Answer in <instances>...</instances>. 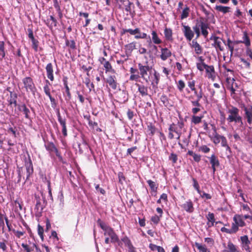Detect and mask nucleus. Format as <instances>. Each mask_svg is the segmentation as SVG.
Wrapping results in <instances>:
<instances>
[{
	"label": "nucleus",
	"instance_id": "f257e3e1",
	"mask_svg": "<svg viewBox=\"0 0 252 252\" xmlns=\"http://www.w3.org/2000/svg\"><path fill=\"white\" fill-rule=\"evenodd\" d=\"M101 228L104 231V235L105 237V243L107 244L110 243H115L118 241L119 238L113 229L106 224L100 220L97 221Z\"/></svg>",
	"mask_w": 252,
	"mask_h": 252
},
{
	"label": "nucleus",
	"instance_id": "f03ea898",
	"mask_svg": "<svg viewBox=\"0 0 252 252\" xmlns=\"http://www.w3.org/2000/svg\"><path fill=\"white\" fill-rule=\"evenodd\" d=\"M239 110L237 107L230 106L227 109L226 112L228 115L227 120L229 123L234 122L235 124L243 125L242 118L239 114Z\"/></svg>",
	"mask_w": 252,
	"mask_h": 252
},
{
	"label": "nucleus",
	"instance_id": "7ed1b4c3",
	"mask_svg": "<svg viewBox=\"0 0 252 252\" xmlns=\"http://www.w3.org/2000/svg\"><path fill=\"white\" fill-rule=\"evenodd\" d=\"M129 33L131 35H134L135 39H146L147 37L150 38V36L148 35L146 33L142 32L139 28H136L134 30L131 29L123 30V33Z\"/></svg>",
	"mask_w": 252,
	"mask_h": 252
},
{
	"label": "nucleus",
	"instance_id": "20e7f679",
	"mask_svg": "<svg viewBox=\"0 0 252 252\" xmlns=\"http://www.w3.org/2000/svg\"><path fill=\"white\" fill-rule=\"evenodd\" d=\"M22 82L24 84V88L27 92H31L32 94L34 93L35 87L32 79L31 77H27L24 78L22 80Z\"/></svg>",
	"mask_w": 252,
	"mask_h": 252
},
{
	"label": "nucleus",
	"instance_id": "39448f33",
	"mask_svg": "<svg viewBox=\"0 0 252 252\" xmlns=\"http://www.w3.org/2000/svg\"><path fill=\"white\" fill-rule=\"evenodd\" d=\"M148 82H151V85L153 88H157L158 84L159 75L156 71L154 70V72L152 73L151 71L150 72V76H148Z\"/></svg>",
	"mask_w": 252,
	"mask_h": 252
},
{
	"label": "nucleus",
	"instance_id": "423d86ee",
	"mask_svg": "<svg viewBox=\"0 0 252 252\" xmlns=\"http://www.w3.org/2000/svg\"><path fill=\"white\" fill-rule=\"evenodd\" d=\"M182 31L187 40L190 41L194 37V32L189 26L183 25Z\"/></svg>",
	"mask_w": 252,
	"mask_h": 252
},
{
	"label": "nucleus",
	"instance_id": "0eeeda50",
	"mask_svg": "<svg viewBox=\"0 0 252 252\" xmlns=\"http://www.w3.org/2000/svg\"><path fill=\"white\" fill-rule=\"evenodd\" d=\"M138 67L141 77L145 80L146 82H148V72L150 71L151 69L150 67L149 66L143 65L139 63L138 64Z\"/></svg>",
	"mask_w": 252,
	"mask_h": 252
},
{
	"label": "nucleus",
	"instance_id": "6e6552de",
	"mask_svg": "<svg viewBox=\"0 0 252 252\" xmlns=\"http://www.w3.org/2000/svg\"><path fill=\"white\" fill-rule=\"evenodd\" d=\"M152 39H150L148 41L149 46H151L153 42L155 44H159L162 43V40L160 39L158 33L155 31H152L151 32Z\"/></svg>",
	"mask_w": 252,
	"mask_h": 252
},
{
	"label": "nucleus",
	"instance_id": "1a4fd4ad",
	"mask_svg": "<svg viewBox=\"0 0 252 252\" xmlns=\"http://www.w3.org/2000/svg\"><path fill=\"white\" fill-rule=\"evenodd\" d=\"M244 110L248 123L252 124V105L245 107Z\"/></svg>",
	"mask_w": 252,
	"mask_h": 252
},
{
	"label": "nucleus",
	"instance_id": "9d476101",
	"mask_svg": "<svg viewBox=\"0 0 252 252\" xmlns=\"http://www.w3.org/2000/svg\"><path fill=\"white\" fill-rule=\"evenodd\" d=\"M206 67L205 71L207 77L214 80L216 77L214 66L213 65H208Z\"/></svg>",
	"mask_w": 252,
	"mask_h": 252
},
{
	"label": "nucleus",
	"instance_id": "9b49d317",
	"mask_svg": "<svg viewBox=\"0 0 252 252\" xmlns=\"http://www.w3.org/2000/svg\"><path fill=\"white\" fill-rule=\"evenodd\" d=\"M234 222H235L239 227H243L246 225V223L244 221L242 215H236L233 218Z\"/></svg>",
	"mask_w": 252,
	"mask_h": 252
},
{
	"label": "nucleus",
	"instance_id": "f8f14e48",
	"mask_svg": "<svg viewBox=\"0 0 252 252\" xmlns=\"http://www.w3.org/2000/svg\"><path fill=\"white\" fill-rule=\"evenodd\" d=\"M190 46L192 48L194 49L195 53L197 55H200L202 53L203 50L201 46L195 40L192 41L190 43Z\"/></svg>",
	"mask_w": 252,
	"mask_h": 252
},
{
	"label": "nucleus",
	"instance_id": "ddd939ff",
	"mask_svg": "<svg viewBox=\"0 0 252 252\" xmlns=\"http://www.w3.org/2000/svg\"><path fill=\"white\" fill-rule=\"evenodd\" d=\"M171 56V52L167 48L161 49L160 58L162 60L165 61Z\"/></svg>",
	"mask_w": 252,
	"mask_h": 252
},
{
	"label": "nucleus",
	"instance_id": "4468645a",
	"mask_svg": "<svg viewBox=\"0 0 252 252\" xmlns=\"http://www.w3.org/2000/svg\"><path fill=\"white\" fill-rule=\"evenodd\" d=\"M46 70L47 72V77L51 80H54V75H53V66L51 63H49L47 64L46 67Z\"/></svg>",
	"mask_w": 252,
	"mask_h": 252
},
{
	"label": "nucleus",
	"instance_id": "2eb2a0df",
	"mask_svg": "<svg viewBox=\"0 0 252 252\" xmlns=\"http://www.w3.org/2000/svg\"><path fill=\"white\" fill-rule=\"evenodd\" d=\"M182 207L188 212H192L194 208L193 207V204L191 200H188L186 201L184 204L182 205Z\"/></svg>",
	"mask_w": 252,
	"mask_h": 252
},
{
	"label": "nucleus",
	"instance_id": "dca6fc26",
	"mask_svg": "<svg viewBox=\"0 0 252 252\" xmlns=\"http://www.w3.org/2000/svg\"><path fill=\"white\" fill-rule=\"evenodd\" d=\"M210 163L212 165V168L214 172L216 170V167L219 166V161L215 155H212L210 157Z\"/></svg>",
	"mask_w": 252,
	"mask_h": 252
},
{
	"label": "nucleus",
	"instance_id": "f3484780",
	"mask_svg": "<svg viewBox=\"0 0 252 252\" xmlns=\"http://www.w3.org/2000/svg\"><path fill=\"white\" fill-rule=\"evenodd\" d=\"M199 62L196 63L197 68L200 71H202L205 69L208 65L206 64L204 62V60L202 57H199L198 58Z\"/></svg>",
	"mask_w": 252,
	"mask_h": 252
},
{
	"label": "nucleus",
	"instance_id": "a211bd4d",
	"mask_svg": "<svg viewBox=\"0 0 252 252\" xmlns=\"http://www.w3.org/2000/svg\"><path fill=\"white\" fill-rule=\"evenodd\" d=\"M206 218L208 220L207 224L208 227H210L213 226L215 222L214 214L209 212L206 216Z\"/></svg>",
	"mask_w": 252,
	"mask_h": 252
},
{
	"label": "nucleus",
	"instance_id": "6ab92c4d",
	"mask_svg": "<svg viewBox=\"0 0 252 252\" xmlns=\"http://www.w3.org/2000/svg\"><path fill=\"white\" fill-rule=\"evenodd\" d=\"M214 41V46L217 49H219L220 51L223 50V47L221 46L222 40L220 38L215 36L213 38Z\"/></svg>",
	"mask_w": 252,
	"mask_h": 252
},
{
	"label": "nucleus",
	"instance_id": "aec40b11",
	"mask_svg": "<svg viewBox=\"0 0 252 252\" xmlns=\"http://www.w3.org/2000/svg\"><path fill=\"white\" fill-rule=\"evenodd\" d=\"M107 82L109 84V86L113 89H116L117 88V83L115 81V77L110 76L107 80Z\"/></svg>",
	"mask_w": 252,
	"mask_h": 252
},
{
	"label": "nucleus",
	"instance_id": "412c9836",
	"mask_svg": "<svg viewBox=\"0 0 252 252\" xmlns=\"http://www.w3.org/2000/svg\"><path fill=\"white\" fill-rule=\"evenodd\" d=\"M131 4L128 0H127V1H125V4H119V7L122 9L124 8L127 12H130L131 11L130 6Z\"/></svg>",
	"mask_w": 252,
	"mask_h": 252
},
{
	"label": "nucleus",
	"instance_id": "4be33fe9",
	"mask_svg": "<svg viewBox=\"0 0 252 252\" xmlns=\"http://www.w3.org/2000/svg\"><path fill=\"white\" fill-rule=\"evenodd\" d=\"M189 8L188 6H186V7L183 9L182 11L180 16L181 19L183 20L187 18L189 16Z\"/></svg>",
	"mask_w": 252,
	"mask_h": 252
},
{
	"label": "nucleus",
	"instance_id": "5701e85b",
	"mask_svg": "<svg viewBox=\"0 0 252 252\" xmlns=\"http://www.w3.org/2000/svg\"><path fill=\"white\" fill-rule=\"evenodd\" d=\"M138 88V91L142 96H145L148 94V90L147 87L143 85H140L139 84H136Z\"/></svg>",
	"mask_w": 252,
	"mask_h": 252
},
{
	"label": "nucleus",
	"instance_id": "b1692460",
	"mask_svg": "<svg viewBox=\"0 0 252 252\" xmlns=\"http://www.w3.org/2000/svg\"><path fill=\"white\" fill-rule=\"evenodd\" d=\"M165 37L168 40H172V31L170 29L165 28L164 31Z\"/></svg>",
	"mask_w": 252,
	"mask_h": 252
},
{
	"label": "nucleus",
	"instance_id": "393cba45",
	"mask_svg": "<svg viewBox=\"0 0 252 252\" xmlns=\"http://www.w3.org/2000/svg\"><path fill=\"white\" fill-rule=\"evenodd\" d=\"M200 28L201 29L202 34L205 36L206 37L208 34V32L207 31L208 26L207 24H205L203 22H201L200 24Z\"/></svg>",
	"mask_w": 252,
	"mask_h": 252
},
{
	"label": "nucleus",
	"instance_id": "a878e982",
	"mask_svg": "<svg viewBox=\"0 0 252 252\" xmlns=\"http://www.w3.org/2000/svg\"><path fill=\"white\" fill-rule=\"evenodd\" d=\"M195 246L197 248V249L199 251V252H210L209 250H208L206 247L204 245H202L200 243L197 242L195 243Z\"/></svg>",
	"mask_w": 252,
	"mask_h": 252
},
{
	"label": "nucleus",
	"instance_id": "bb28decb",
	"mask_svg": "<svg viewBox=\"0 0 252 252\" xmlns=\"http://www.w3.org/2000/svg\"><path fill=\"white\" fill-rule=\"evenodd\" d=\"M203 115L195 116L193 115L191 118V122L194 124H198L201 122Z\"/></svg>",
	"mask_w": 252,
	"mask_h": 252
},
{
	"label": "nucleus",
	"instance_id": "cd10ccee",
	"mask_svg": "<svg viewBox=\"0 0 252 252\" xmlns=\"http://www.w3.org/2000/svg\"><path fill=\"white\" fill-rule=\"evenodd\" d=\"M4 43L3 41L0 42V60H2L5 57Z\"/></svg>",
	"mask_w": 252,
	"mask_h": 252
},
{
	"label": "nucleus",
	"instance_id": "c85d7f7f",
	"mask_svg": "<svg viewBox=\"0 0 252 252\" xmlns=\"http://www.w3.org/2000/svg\"><path fill=\"white\" fill-rule=\"evenodd\" d=\"M216 9L218 11L223 12V13H226L229 12V7L227 6H223L221 5H217L215 7Z\"/></svg>",
	"mask_w": 252,
	"mask_h": 252
},
{
	"label": "nucleus",
	"instance_id": "c756f323",
	"mask_svg": "<svg viewBox=\"0 0 252 252\" xmlns=\"http://www.w3.org/2000/svg\"><path fill=\"white\" fill-rule=\"evenodd\" d=\"M27 178H29L33 172V168L31 163H27L26 165Z\"/></svg>",
	"mask_w": 252,
	"mask_h": 252
},
{
	"label": "nucleus",
	"instance_id": "7c9ffc66",
	"mask_svg": "<svg viewBox=\"0 0 252 252\" xmlns=\"http://www.w3.org/2000/svg\"><path fill=\"white\" fill-rule=\"evenodd\" d=\"M103 65L105 68L106 72L110 71L113 73L115 72L114 70L112 69V66L108 61L104 62Z\"/></svg>",
	"mask_w": 252,
	"mask_h": 252
},
{
	"label": "nucleus",
	"instance_id": "2f4dec72",
	"mask_svg": "<svg viewBox=\"0 0 252 252\" xmlns=\"http://www.w3.org/2000/svg\"><path fill=\"white\" fill-rule=\"evenodd\" d=\"M202 97V93L201 91L199 92V94H197V98L195 101H192L191 102L192 105L195 106H200V104L199 103L200 99Z\"/></svg>",
	"mask_w": 252,
	"mask_h": 252
},
{
	"label": "nucleus",
	"instance_id": "473e14b6",
	"mask_svg": "<svg viewBox=\"0 0 252 252\" xmlns=\"http://www.w3.org/2000/svg\"><path fill=\"white\" fill-rule=\"evenodd\" d=\"M126 50L131 52L134 49L136 48V42H132L126 45Z\"/></svg>",
	"mask_w": 252,
	"mask_h": 252
},
{
	"label": "nucleus",
	"instance_id": "72a5a7b5",
	"mask_svg": "<svg viewBox=\"0 0 252 252\" xmlns=\"http://www.w3.org/2000/svg\"><path fill=\"white\" fill-rule=\"evenodd\" d=\"M177 86L180 92H182L185 87V83L183 80H180L177 83Z\"/></svg>",
	"mask_w": 252,
	"mask_h": 252
},
{
	"label": "nucleus",
	"instance_id": "f704fd0d",
	"mask_svg": "<svg viewBox=\"0 0 252 252\" xmlns=\"http://www.w3.org/2000/svg\"><path fill=\"white\" fill-rule=\"evenodd\" d=\"M227 45L228 47L229 50L230 51L231 55H232L234 50V43L229 39L227 40Z\"/></svg>",
	"mask_w": 252,
	"mask_h": 252
},
{
	"label": "nucleus",
	"instance_id": "c9c22d12",
	"mask_svg": "<svg viewBox=\"0 0 252 252\" xmlns=\"http://www.w3.org/2000/svg\"><path fill=\"white\" fill-rule=\"evenodd\" d=\"M243 43H244L247 47H249L251 45L250 40L246 33L244 34Z\"/></svg>",
	"mask_w": 252,
	"mask_h": 252
},
{
	"label": "nucleus",
	"instance_id": "e433bc0d",
	"mask_svg": "<svg viewBox=\"0 0 252 252\" xmlns=\"http://www.w3.org/2000/svg\"><path fill=\"white\" fill-rule=\"evenodd\" d=\"M37 228H38L37 229L38 234L39 235L41 240L43 241L44 239V237H43L44 229L40 224L38 225Z\"/></svg>",
	"mask_w": 252,
	"mask_h": 252
},
{
	"label": "nucleus",
	"instance_id": "4c0bfd02",
	"mask_svg": "<svg viewBox=\"0 0 252 252\" xmlns=\"http://www.w3.org/2000/svg\"><path fill=\"white\" fill-rule=\"evenodd\" d=\"M222 136H221L219 134H216L213 138L214 143L216 144H217L220 143Z\"/></svg>",
	"mask_w": 252,
	"mask_h": 252
},
{
	"label": "nucleus",
	"instance_id": "58836bf2",
	"mask_svg": "<svg viewBox=\"0 0 252 252\" xmlns=\"http://www.w3.org/2000/svg\"><path fill=\"white\" fill-rule=\"evenodd\" d=\"M241 240L244 244H245L247 247L249 246V245L250 244V241L248 239V237L247 235L242 236L241 237Z\"/></svg>",
	"mask_w": 252,
	"mask_h": 252
},
{
	"label": "nucleus",
	"instance_id": "ea45409f",
	"mask_svg": "<svg viewBox=\"0 0 252 252\" xmlns=\"http://www.w3.org/2000/svg\"><path fill=\"white\" fill-rule=\"evenodd\" d=\"M221 145L222 146L226 147V150H229L230 148L227 145V140L224 136H222L220 141Z\"/></svg>",
	"mask_w": 252,
	"mask_h": 252
},
{
	"label": "nucleus",
	"instance_id": "a19ab883",
	"mask_svg": "<svg viewBox=\"0 0 252 252\" xmlns=\"http://www.w3.org/2000/svg\"><path fill=\"white\" fill-rule=\"evenodd\" d=\"M239 226L234 222L232 223L231 228L230 229L232 234L236 233L239 229Z\"/></svg>",
	"mask_w": 252,
	"mask_h": 252
},
{
	"label": "nucleus",
	"instance_id": "79ce46f5",
	"mask_svg": "<svg viewBox=\"0 0 252 252\" xmlns=\"http://www.w3.org/2000/svg\"><path fill=\"white\" fill-rule=\"evenodd\" d=\"M66 45L72 49L76 48L75 43L74 40L67 41L66 42Z\"/></svg>",
	"mask_w": 252,
	"mask_h": 252
},
{
	"label": "nucleus",
	"instance_id": "37998d69",
	"mask_svg": "<svg viewBox=\"0 0 252 252\" xmlns=\"http://www.w3.org/2000/svg\"><path fill=\"white\" fill-rule=\"evenodd\" d=\"M22 247L25 249L26 252H31L33 251V248L32 246L31 247H29L28 245L25 244L24 243L22 244Z\"/></svg>",
	"mask_w": 252,
	"mask_h": 252
},
{
	"label": "nucleus",
	"instance_id": "c03bdc74",
	"mask_svg": "<svg viewBox=\"0 0 252 252\" xmlns=\"http://www.w3.org/2000/svg\"><path fill=\"white\" fill-rule=\"evenodd\" d=\"M200 25L199 26L196 25L193 27V31L196 35V38H198L200 35Z\"/></svg>",
	"mask_w": 252,
	"mask_h": 252
},
{
	"label": "nucleus",
	"instance_id": "a18cd8bd",
	"mask_svg": "<svg viewBox=\"0 0 252 252\" xmlns=\"http://www.w3.org/2000/svg\"><path fill=\"white\" fill-rule=\"evenodd\" d=\"M147 183L148 184L152 190L154 191L156 190L157 187H156V184L154 182L149 180L147 181Z\"/></svg>",
	"mask_w": 252,
	"mask_h": 252
},
{
	"label": "nucleus",
	"instance_id": "49530a36",
	"mask_svg": "<svg viewBox=\"0 0 252 252\" xmlns=\"http://www.w3.org/2000/svg\"><path fill=\"white\" fill-rule=\"evenodd\" d=\"M13 232L14 233L15 236L19 238L23 237L25 234V231H20L18 230H13Z\"/></svg>",
	"mask_w": 252,
	"mask_h": 252
},
{
	"label": "nucleus",
	"instance_id": "de8ad7c7",
	"mask_svg": "<svg viewBox=\"0 0 252 252\" xmlns=\"http://www.w3.org/2000/svg\"><path fill=\"white\" fill-rule=\"evenodd\" d=\"M169 158L174 163H176L178 159L177 156L174 153L171 154Z\"/></svg>",
	"mask_w": 252,
	"mask_h": 252
},
{
	"label": "nucleus",
	"instance_id": "09e8293b",
	"mask_svg": "<svg viewBox=\"0 0 252 252\" xmlns=\"http://www.w3.org/2000/svg\"><path fill=\"white\" fill-rule=\"evenodd\" d=\"M228 249L229 252H235L236 251L235 246L231 242H229L228 244Z\"/></svg>",
	"mask_w": 252,
	"mask_h": 252
},
{
	"label": "nucleus",
	"instance_id": "8fccbe9b",
	"mask_svg": "<svg viewBox=\"0 0 252 252\" xmlns=\"http://www.w3.org/2000/svg\"><path fill=\"white\" fill-rule=\"evenodd\" d=\"M188 84V86L192 91H195V81L194 80L189 81Z\"/></svg>",
	"mask_w": 252,
	"mask_h": 252
},
{
	"label": "nucleus",
	"instance_id": "3c124183",
	"mask_svg": "<svg viewBox=\"0 0 252 252\" xmlns=\"http://www.w3.org/2000/svg\"><path fill=\"white\" fill-rule=\"evenodd\" d=\"M58 121L60 122L61 125L62 126V127H65V121L64 119H63L61 118V116H60V114L59 113L58 116Z\"/></svg>",
	"mask_w": 252,
	"mask_h": 252
},
{
	"label": "nucleus",
	"instance_id": "603ef678",
	"mask_svg": "<svg viewBox=\"0 0 252 252\" xmlns=\"http://www.w3.org/2000/svg\"><path fill=\"white\" fill-rule=\"evenodd\" d=\"M151 220L155 224H157L160 220V217L157 215L153 216L151 218Z\"/></svg>",
	"mask_w": 252,
	"mask_h": 252
},
{
	"label": "nucleus",
	"instance_id": "864d4df0",
	"mask_svg": "<svg viewBox=\"0 0 252 252\" xmlns=\"http://www.w3.org/2000/svg\"><path fill=\"white\" fill-rule=\"evenodd\" d=\"M32 46L35 51L38 49V41L35 39L32 40Z\"/></svg>",
	"mask_w": 252,
	"mask_h": 252
},
{
	"label": "nucleus",
	"instance_id": "5fc2aeb1",
	"mask_svg": "<svg viewBox=\"0 0 252 252\" xmlns=\"http://www.w3.org/2000/svg\"><path fill=\"white\" fill-rule=\"evenodd\" d=\"M22 111L24 112L26 117H28V113L29 112V110L26 107L25 105H23L22 106Z\"/></svg>",
	"mask_w": 252,
	"mask_h": 252
},
{
	"label": "nucleus",
	"instance_id": "6e6d98bb",
	"mask_svg": "<svg viewBox=\"0 0 252 252\" xmlns=\"http://www.w3.org/2000/svg\"><path fill=\"white\" fill-rule=\"evenodd\" d=\"M200 150L204 153H207L210 151V148L204 145L200 147Z\"/></svg>",
	"mask_w": 252,
	"mask_h": 252
},
{
	"label": "nucleus",
	"instance_id": "4d7b16f0",
	"mask_svg": "<svg viewBox=\"0 0 252 252\" xmlns=\"http://www.w3.org/2000/svg\"><path fill=\"white\" fill-rule=\"evenodd\" d=\"M122 241L125 243V244L127 245L128 247H130L131 245L130 240L127 237H125L122 239Z\"/></svg>",
	"mask_w": 252,
	"mask_h": 252
},
{
	"label": "nucleus",
	"instance_id": "13d9d810",
	"mask_svg": "<svg viewBox=\"0 0 252 252\" xmlns=\"http://www.w3.org/2000/svg\"><path fill=\"white\" fill-rule=\"evenodd\" d=\"M50 89L49 85L48 84H46L44 87V91L47 95H49V94H50Z\"/></svg>",
	"mask_w": 252,
	"mask_h": 252
},
{
	"label": "nucleus",
	"instance_id": "bf43d9fd",
	"mask_svg": "<svg viewBox=\"0 0 252 252\" xmlns=\"http://www.w3.org/2000/svg\"><path fill=\"white\" fill-rule=\"evenodd\" d=\"M118 177L120 182H121L122 184L123 182L125 180V178L122 172H119L118 173Z\"/></svg>",
	"mask_w": 252,
	"mask_h": 252
},
{
	"label": "nucleus",
	"instance_id": "052dcab7",
	"mask_svg": "<svg viewBox=\"0 0 252 252\" xmlns=\"http://www.w3.org/2000/svg\"><path fill=\"white\" fill-rule=\"evenodd\" d=\"M85 118H86L87 119V120L89 121V125L90 126H92L93 127H94V126H97V124L95 122H92V121H91L90 120V116H88V117H85Z\"/></svg>",
	"mask_w": 252,
	"mask_h": 252
},
{
	"label": "nucleus",
	"instance_id": "680f3d73",
	"mask_svg": "<svg viewBox=\"0 0 252 252\" xmlns=\"http://www.w3.org/2000/svg\"><path fill=\"white\" fill-rule=\"evenodd\" d=\"M199 193L200 194V195L202 198H205L207 199H209L211 198V195L208 193H206L205 192H203L202 194H201V192Z\"/></svg>",
	"mask_w": 252,
	"mask_h": 252
},
{
	"label": "nucleus",
	"instance_id": "e2e57ef3",
	"mask_svg": "<svg viewBox=\"0 0 252 252\" xmlns=\"http://www.w3.org/2000/svg\"><path fill=\"white\" fill-rule=\"evenodd\" d=\"M240 60H241V62H242L244 63V64L245 65L246 67H250V63H249V62H248L247 61H246V60H245L243 58H241Z\"/></svg>",
	"mask_w": 252,
	"mask_h": 252
},
{
	"label": "nucleus",
	"instance_id": "0e129e2a",
	"mask_svg": "<svg viewBox=\"0 0 252 252\" xmlns=\"http://www.w3.org/2000/svg\"><path fill=\"white\" fill-rule=\"evenodd\" d=\"M193 182H194L193 187L196 189V190L197 191V192L198 193H200V190H199V185H198V183L195 180H193Z\"/></svg>",
	"mask_w": 252,
	"mask_h": 252
},
{
	"label": "nucleus",
	"instance_id": "69168bd1",
	"mask_svg": "<svg viewBox=\"0 0 252 252\" xmlns=\"http://www.w3.org/2000/svg\"><path fill=\"white\" fill-rule=\"evenodd\" d=\"M246 54L252 60V50L250 48H247L246 50Z\"/></svg>",
	"mask_w": 252,
	"mask_h": 252
},
{
	"label": "nucleus",
	"instance_id": "338daca9",
	"mask_svg": "<svg viewBox=\"0 0 252 252\" xmlns=\"http://www.w3.org/2000/svg\"><path fill=\"white\" fill-rule=\"evenodd\" d=\"M251 215H245L243 216L244 219H249L250 220H252V212L250 211Z\"/></svg>",
	"mask_w": 252,
	"mask_h": 252
},
{
	"label": "nucleus",
	"instance_id": "774afa93",
	"mask_svg": "<svg viewBox=\"0 0 252 252\" xmlns=\"http://www.w3.org/2000/svg\"><path fill=\"white\" fill-rule=\"evenodd\" d=\"M192 157L193 159L196 162H199L201 159V156L196 154H195Z\"/></svg>",
	"mask_w": 252,
	"mask_h": 252
}]
</instances>
